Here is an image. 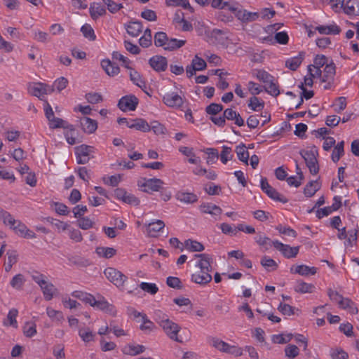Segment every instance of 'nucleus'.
Wrapping results in <instances>:
<instances>
[{
	"label": "nucleus",
	"instance_id": "10",
	"mask_svg": "<svg viewBox=\"0 0 359 359\" xmlns=\"http://www.w3.org/2000/svg\"><path fill=\"white\" fill-rule=\"evenodd\" d=\"M162 100L168 107L178 109L184 104V95L181 90L175 86L174 90H170L164 94Z\"/></svg>",
	"mask_w": 359,
	"mask_h": 359
},
{
	"label": "nucleus",
	"instance_id": "51",
	"mask_svg": "<svg viewBox=\"0 0 359 359\" xmlns=\"http://www.w3.org/2000/svg\"><path fill=\"white\" fill-rule=\"evenodd\" d=\"M278 309L283 315L287 316L298 314V312L299 311V309L285 303H280L278 306Z\"/></svg>",
	"mask_w": 359,
	"mask_h": 359
},
{
	"label": "nucleus",
	"instance_id": "33",
	"mask_svg": "<svg viewBox=\"0 0 359 359\" xmlns=\"http://www.w3.org/2000/svg\"><path fill=\"white\" fill-rule=\"evenodd\" d=\"M71 296L73 298L81 300L85 304H88L92 306V304H95V297L88 292L81 290H75L71 293Z\"/></svg>",
	"mask_w": 359,
	"mask_h": 359
},
{
	"label": "nucleus",
	"instance_id": "48",
	"mask_svg": "<svg viewBox=\"0 0 359 359\" xmlns=\"http://www.w3.org/2000/svg\"><path fill=\"white\" fill-rule=\"evenodd\" d=\"M304 180V175L302 170L297 167V176H290L287 179V182L290 186L298 187L301 185Z\"/></svg>",
	"mask_w": 359,
	"mask_h": 359
},
{
	"label": "nucleus",
	"instance_id": "53",
	"mask_svg": "<svg viewBox=\"0 0 359 359\" xmlns=\"http://www.w3.org/2000/svg\"><path fill=\"white\" fill-rule=\"evenodd\" d=\"M65 136L67 142L69 144H75L76 143V131L72 125H69L67 128H65Z\"/></svg>",
	"mask_w": 359,
	"mask_h": 359
},
{
	"label": "nucleus",
	"instance_id": "39",
	"mask_svg": "<svg viewBox=\"0 0 359 359\" xmlns=\"http://www.w3.org/2000/svg\"><path fill=\"white\" fill-rule=\"evenodd\" d=\"M305 53L300 52L294 57H290L285 62V66L291 70H296L304 60Z\"/></svg>",
	"mask_w": 359,
	"mask_h": 359
},
{
	"label": "nucleus",
	"instance_id": "26",
	"mask_svg": "<svg viewBox=\"0 0 359 359\" xmlns=\"http://www.w3.org/2000/svg\"><path fill=\"white\" fill-rule=\"evenodd\" d=\"M78 334L86 344L95 341L96 333L89 327H80L78 330Z\"/></svg>",
	"mask_w": 359,
	"mask_h": 359
},
{
	"label": "nucleus",
	"instance_id": "50",
	"mask_svg": "<svg viewBox=\"0 0 359 359\" xmlns=\"http://www.w3.org/2000/svg\"><path fill=\"white\" fill-rule=\"evenodd\" d=\"M185 43V40L168 38L164 49L168 50H173L175 49H177L182 47Z\"/></svg>",
	"mask_w": 359,
	"mask_h": 359
},
{
	"label": "nucleus",
	"instance_id": "55",
	"mask_svg": "<svg viewBox=\"0 0 359 359\" xmlns=\"http://www.w3.org/2000/svg\"><path fill=\"white\" fill-rule=\"evenodd\" d=\"M292 335L290 333H281L273 334L271 340L275 344H286L292 339Z\"/></svg>",
	"mask_w": 359,
	"mask_h": 359
},
{
	"label": "nucleus",
	"instance_id": "42",
	"mask_svg": "<svg viewBox=\"0 0 359 359\" xmlns=\"http://www.w3.org/2000/svg\"><path fill=\"white\" fill-rule=\"evenodd\" d=\"M138 323L140 324V330L144 334H149L156 329L154 323L148 318L147 315L139 320Z\"/></svg>",
	"mask_w": 359,
	"mask_h": 359
},
{
	"label": "nucleus",
	"instance_id": "22",
	"mask_svg": "<svg viewBox=\"0 0 359 359\" xmlns=\"http://www.w3.org/2000/svg\"><path fill=\"white\" fill-rule=\"evenodd\" d=\"M179 151L187 158L189 163L198 165L201 163V158L198 156L193 147L181 146L178 149Z\"/></svg>",
	"mask_w": 359,
	"mask_h": 359
},
{
	"label": "nucleus",
	"instance_id": "60",
	"mask_svg": "<svg viewBox=\"0 0 359 359\" xmlns=\"http://www.w3.org/2000/svg\"><path fill=\"white\" fill-rule=\"evenodd\" d=\"M73 298L71 294L65 295L62 298V303L65 308L73 309L79 306V304Z\"/></svg>",
	"mask_w": 359,
	"mask_h": 359
},
{
	"label": "nucleus",
	"instance_id": "25",
	"mask_svg": "<svg viewBox=\"0 0 359 359\" xmlns=\"http://www.w3.org/2000/svg\"><path fill=\"white\" fill-rule=\"evenodd\" d=\"M101 67L105 73L109 76H115L120 72V68L115 63L109 59H104L101 61Z\"/></svg>",
	"mask_w": 359,
	"mask_h": 359
},
{
	"label": "nucleus",
	"instance_id": "56",
	"mask_svg": "<svg viewBox=\"0 0 359 359\" xmlns=\"http://www.w3.org/2000/svg\"><path fill=\"white\" fill-rule=\"evenodd\" d=\"M219 229L224 234L229 236H236L238 233V225L234 226L227 223H222L219 224Z\"/></svg>",
	"mask_w": 359,
	"mask_h": 359
},
{
	"label": "nucleus",
	"instance_id": "14",
	"mask_svg": "<svg viewBox=\"0 0 359 359\" xmlns=\"http://www.w3.org/2000/svg\"><path fill=\"white\" fill-rule=\"evenodd\" d=\"M27 90L31 95L43 99L44 95L51 94L52 88L48 84L34 82L28 84Z\"/></svg>",
	"mask_w": 359,
	"mask_h": 359
},
{
	"label": "nucleus",
	"instance_id": "2",
	"mask_svg": "<svg viewBox=\"0 0 359 359\" xmlns=\"http://www.w3.org/2000/svg\"><path fill=\"white\" fill-rule=\"evenodd\" d=\"M192 262L195 271L191 274V281L201 285L210 283L212 279V257L206 253L196 254Z\"/></svg>",
	"mask_w": 359,
	"mask_h": 359
},
{
	"label": "nucleus",
	"instance_id": "15",
	"mask_svg": "<svg viewBox=\"0 0 359 359\" xmlns=\"http://www.w3.org/2000/svg\"><path fill=\"white\" fill-rule=\"evenodd\" d=\"M139 104L138 98L133 95H127L122 97L118 102V107L123 112L135 111Z\"/></svg>",
	"mask_w": 359,
	"mask_h": 359
},
{
	"label": "nucleus",
	"instance_id": "4",
	"mask_svg": "<svg viewBox=\"0 0 359 359\" xmlns=\"http://www.w3.org/2000/svg\"><path fill=\"white\" fill-rule=\"evenodd\" d=\"M252 76L263 83L264 91L272 96H277L280 93L278 83L275 78L266 71L255 69L252 71Z\"/></svg>",
	"mask_w": 359,
	"mask_h": 359
},
{
	"label": "nucleus",
	"instance_id": "45",
	"mask_svg": "<svg viewBox=\"0 0 359 359\" xmlns=\"http://www.w3.org/2000/svg\"><path fill=\"white\" fill-rule=\"evenodd\" d=\"M248 107L254 111H260L264 107V102L256 96H252L248 101Z\"/></svg>",
	"mask_w": 359,
	"mask_h": 359
},
{
	"label": "nucleus",
	"instance_id": "43",
	"mask_svg": "<svg viewBox=\"0 0 359 359\" xmlns=\"http://www.w3.org/2000/svg\"><path fill=\"white\" fill-rule=\"evenodd\" d=\"M68 83L69 81L65 77H59L55 80L52 85H49V87L52 88L51 93L54 92L60 93L62 90L66 88Z\"/></svg>",
	"mask_w": 359,
	"mask_h": 359
},
{
	"label": "nucleus",
	"instance_id": "44",
	"mask_svg": "<svg viewBox=\"0 0 359 359\" xmlns=\"http://www.w3.org/2000/svg\"><path fill=\"white\" fill-rule=\"evenodd\" d=\"M128 71L131 81L138 87L142 89L146 87L145 81L142 79L140 74L133 67L128 69Z\"/></svg>",
	"mask_w": 359,
	"mask_h": 359
},
{
	"label": "nucleus",
	"instance_id": "8",
	"mask_svg": "<svg viewBox=\"0 0 359 359\" xmlns=\"http://www.w3.org/2000/svg\"><path fill=\"white\" fill-rule=\"evenodd\" d=\"M209 343L212 347L218 351L234 356H240L243 354V350L241 347L235 344H229L218 337L210 338Z\"/></svg>",
	"mask_w": 359,
	"mask_h": 359
},
{
	"label": "nucleus",
	"instance_id": "64",
	"mask_svg": "<svg viewBox=\"0 0 359 359\" xmlns=\"http://www.w3.org/2000/svg\"><path fill=\"white\" fill-rule=\"evenodd\" d=\"M151 33L150 29H145L143 35L139 40L140 45L144 48H147L151 44Z\"/></svg>",
	"mask_w": 359,
	"mask_h": 359
},
{
	"label": "nucleus",
	"instance_id": "23",
	"mask_svg": "<svg viewBox=\"0 0 359 359\" xmlns=\"http://www.w3.org/2000/svg\"><path fill=\"white\" fill-rule=\"evenodd\" d=\"M150 66L156 72H163L168 67L167 59L161 55H154L149 59Z\"/></svg>",
	"mask_w": 359,
	"mask_h": 359
},
{
	"label": "nucleus",
	"instance_id": "3",
	"mask_svg": "<svg viewBox=\"0 0 359 359\" xmlns=\"http://www.w3.org/2000/svg\"><path fill=\"white\" fill-rule=\"evenodd\" d=\"M156 316L157 323L170 339L180 343H184L190 339V331L187 329H182L179 325L170 320L167 315L158 311Z\"/></svg>",
	"mask_w": 359,
	"mask_h": 359
},
{
	"label": "nucleus",
	"instance_id": "40",
	"mask_svg": "<svg viewBox=\"0 0 359 359\" xmlns=\"http://www.w3.org/2000/svg\"><path fill=\"white\" fill-rule=\"evenodd\" d=\"M178 201L184 203H194L198 201V196L191 192L179 191L176 194Z\"/></svg>",
	"mask_w": 359,
	"mask_h": 359
},
{
	"label": "nucleus",
	"instance_id": "6",
	"mask_svg": "<svg viewBox=\"0 0 359 359\" xmlns=\"http://www.w3.org/2000/svg\"><path fill=\"white\" fill-rule=\"evenodd\" d=\"M211 34L219 43L225 46L229 53H237L235 47L238 44V39L232 34L217 29H213Z\"/></svg>",
	"mask_w": 359,
	"mask_h": 359
},
{
	"label": "nucleus",
	"instance_id": "62",
	"mask_svg": "<svg viewBox=\"0 0 359 359\" xmlns=\"http://www.w3.org/2000/svg\"><path fill=\"white\" fill-rule=\"evenodd\" d=\"M0 221H1L4 225L8 226L9 224H13L14 222V217L10 212L0 207Z\"/></svg>",
	"mask_w": 359,
	"mask_h": 359
},
{
	"label": "nucleus",
	"instance_id": "30",
	"mask_svg": "<svg viewBox=\"0 0 359 359\" xmlns=\"http://www.w3.org/2000/svg\"><path fill=\"white\" fill-rule=\"evenodd\" d=\"M129 128L147 133L150 131V125L146 120L137 118L132 119V121L129 123Z\"/></svg>",
	"mask_w": 359,
	"mask_h": 359
},
{
	"label": "nucleus",
	"instance_id": "35",
	"mask_svg": "<svg viewBox=\"0 0 359 359\" xmlns=\"http://www.w3.org/2000/svg\"><path fill=\"white\" fill-rule=\"evenodd\" d=\"M344 12L348 15H359V0H348L344 4Z\"/></svg>",
	"mask_w": 359,
	"mask_h": 359
},
{
	"label": "nucleus",
	"instance_id": "9",
	"mask_svg": "<svg viewBox=\"0 0 359 359\" xmlns=\"http://www.w3.org/2000/svg\"><path fill=\"white\" fill-rule=\"evenodd\" d=\"M138 189L144 193L152 194L160 191L164 184V182L156 177H142L137 181Z\"/></svg>",
	"mask_w": 359,
	"mask_h": 359
},
{
	"label": "nucleus",
	"instance_id": "1",
	"mask_svg": "<svg viewBox=\"0 0 359 359\" xmlns=\"http://www.w3.org/2000/svg\"><path fill=\"white\" fill-rule=\"evenodd\" d=\"M335 74L336 65L333 60L325 55H316L313 63L307 66L304 81L299 86L302 100H309L313 96V91L307 88H311L317 81L323 84L325 90L331 89L334 86Z\"/></svg>",
	"mask_w": 359,
	"mask_h": 359
},
{
	"label": "nucleus",
	"instance_id": "21",
	"mask_svg": "<svg viewBox=\"0 0 359 359\" xmlns=\"http://www.w3.org/2000/svg\"><path fill=\"white\" fill-rule=\"evenodd\" d=\"M93 152V147L82 144L75 149V154L76 155L77 162L79 163L84 164L89 160L90 155Z\"/></svg>",
	"mask_w": 359,
	"mask_h": 359
},
{
	"label": "nucleus",
	"instance_id": "24",
	"mask_svg": "<svg viewBox=\"0 0 359 359\" xmlns=\"http://www.w3.org/2000/svg\"><path fill=\"white\" fill-rule=\"evenodd\" d=\"M316 271V268L304 264L292 265L290 267V272L292 273H297L303 276L314 275Z\"/></svg>",
	"mask_w": 359,
	"mask_h": 359
},
{
	"label": "nucleus",
	"instance_id": "59",
	"mask_svg": "<svg viewBox=\"0 0 359 359\" xmlns=\"http://www.w3.org/2000/svg\"><path fill=\"white\" fill-rule=\"evenodd\" d=\"M222 151L220 153L219 157L222 163L226 164L229 161L233 158L232 149L227 146H222Z\"/></svg>",
	"mask_w": 359,
	"mask_h": 359
},
{
	"label": "nucleus",
	"instance_id": "46",
	"mask_svg": "<svg viewBox=\"0 0 359 359\" xmlns=\"http://www.w3.org/2000/svg\"><path fill=\"white\" fill-rule=\"evenodd\" d=\"M185 248L190 252H202L205 248L203 245L194 240L188 239L184 242Z\"/></svg>",
	"mask_w": 359,
	"mask_h": 359
},
{
	"label": "nucleus",
	"instance_id": "34",
	"mask_svg": "<svg viewBox=\"0 0 359 359\" xmlns=\"http://www.w3.org/2000/svg\"><path fill=\"white\" fill-rule=\"evenodd\" d=\"M18 315V311L13 308L9 310L6 319L3 321V325L6 327H12L13 328H18V323L17 321V317Z\"/></svg>",
	"mask_w": 359,
	"mask_h": 359
},
{
	"label": "nucleus",
	"instance_id": "41",
	"mask_svg": "<svg viewBox=\"0 0 359 359\" xmlns=\"http://www.w3.org/2000/svg\"><path fill=\"white\" fill-rule=\"evenodd\" d=\"M294 290L298 293H312L315 290V286L311 283H308L304 281H297L294 286Z\"/></svg>",
	"mask_w": 359,
	"mask_h": 359
},
{
	"label": "nucleus",
	"instance_id": "31",
	"mask_svg": "<svg viewBox=\"0 0 359 359\" xmlns=\"http://www.w3.org/2000/svg\"><path fill=\"white\" fill-rule=\"evenodd\" d=\"M123 353L129 355H137L143 353L146 351V347L137 344H128L122 349Z\"/></svg>",
	"mask_w": 359,
	"mask_h": 359
},
{
	"label": "nucleus",
	"instance_id": "20",
	"mask_svg": "<svg viewBox=\"0 0 359 359\" xmlns=\"http://www.w3.org/2000/svg\"><path fill=\"white\" fill-rule=\"evenodd\" d=\"M114 196L118 200L130 205H138L140 203V201L137 197L130 193H128L123 189L118 188L115 189Z\"/></svg>",
	"mask_w": 359,
	"mask_h": 359
},
{
	"label": "nucleus",
	"instance_id": "17",
	"mask_svg": "<svg viewBox=\"0 0 359 359\" xmlns=\"http://www.w3.org/2000/svg\"><path fill=\"white\" fill-rule=\"evenodd\" d=\"M229 11L233 12L236 17L243 22L255 21L259 16L257 12H250L245 9H238L235 6L229 7Z\"/></svg>",
	"mask_w": 359,
	"mask_h": 359
},
{
	"label": "nucleus",
	"instance_id": "16",
	"mask_svg": "<svg viewBox=\"0 0 359 359\" xmlns=\"http://www.w3.org/2000/svg\"><path fill=\"white\" fill-rule=\"evenodd\" d=\"M8 226L20 237L25 238H35V233L29 229L25 224L19 220H16L15 218L13 224H9Z\"/></svg>",
	"mask_w": 359,
	"mask_h": 359
},
{
	"label": "nucleus",
	"instance_id": "36",
	"mask_svg": "<svg viewBox=\"0 0 359 359\" xmlns=\"http://www.w3.org/2000/svg\"><path fill=\"white\" fill-rule=\"evenodd\" d=\"M95 253L100 258L110 259L116 254V250L111 247L97 246Z\"/></svg>",
	"mask_w": 359,
	"mask_h": 359
},
{
	"label": "nucleus",
	"instance_id": "57",
	"mask_svg": "<svg viewBox=\"0 0 359 359\" xmlns=\"http://www.w3.org/2000/svg\"><path fill=\"white\" fill-rule=\"evenodd\" d=\"M139 286L144 292L152 295L156 294L158 291V286L153 283L142 282Z\"/></svg>",
	"mask_w": 359,
	"mask_h": 359
},
{
	"label": "nucleus",
	"instance_id": "61",
	"mask_svg": "<svg viewBox=\"0 0 359 359\" xmlns=\"http://www.w3.org/2000/svg\"><path fill=\"white\" fill-rule=\"evenodd\" d=\"M81 32L83 36L90 41H94L96 38L94 29L88 24L83 25L81 28Z\"/></svg>",
	"mask_w": 359,
	"mask_h": 359
},
{
	"label": "nucleus",
	"instance_id": "47",
	"mask_svg": "<svg viewBox=\"0 0 359 359\" xmlns=\"http://www.w3.org/2000/svg\"><path fill=\"white\" fill-rule=\"evenodd\" d=\"M236 153L238 158L241 161L243 162L246 165L248 164L249 152L243 144H241L236 147Z\"/></svg>",
	"mask_w": 359,
	"mask_h": 359
},
{
	"label": "nucleus",
	"instance_id": "7",
	"mask_svg": "<svg viewBox=\"0 0 359 359\" xmlns=\"http://www.w3.org/2000/svg\"><path fill=\"white\" fill-rule=\"evenodd\" d=\"M32 277L33 280L40 286L46 300L49 301L58 295L57 288L48 282L46 276L40 273H35Z\"/></svg>",
	"mask_w": 359,
	"mask_h": 359
},
{
	"label": "nucleus",
	"instance_id": "32",
	"mask_svg": "<svg viewBox=\"0 0 359 359\" xmlns=\"http://www.w3.org/2000/svg\"><path fill=\"white\" fill-rule=\"evenodd\" d=\"M125 29L130 36L137 37L142 32L143 27L138 21H131L125 25Z\"/></svg>",
	"mask_w": 359,
	"mask_h": 359
},
{
	"label": "nucleus",
	"instance_id": "63",
	"mask_svg": "<svg viewBox=\"0 0 359 359\" xmlns=\"http://www.w3.org/2000/svg\"><path fill=\"white\" fill-rule=\"evenodd\" d=\"M338 304L341 308L348 309L351 313L354 314L358 312L356 307L348 299L341 298Z\"/></svg>",
	"mask_w": 359,
	"mask_h": 359
},
{
	"label": "nucleus",
	"instance_id": "13",
	"mask_svg": "<svg viewBox=\"0 0 359 359\" xmlns=\"http://www.w3.org/2000/svg\"><path fill=\"white\" fill-rule=\"evenodd\" d=\"M105 277L117 287L121 288L127 280V277L121 271L113 267H108L104 271Z\"/></svg>",
	"mask_w": 359,
	"mask_h": 359
},
{
	"label": "nucleus",
	"instance_id": "29",
	"mask_svg": "<svg viewBox=\"0 0 359 359\" xmlns=\"http://www.w3.org/2000/svg\"><path fill=\"white\" fill-rule=\"evenodd\" d=\"M83 130L88 134L94 133L97 129V122L89 117H83L80 121Z\"/></svg>",
	"mask_w": 359,
	"mask_h": 359
},
{
	"label": "nucleus",
	"instance_id": "28",
	"mask_svg": "<svg viewBox=\"0 0 359 359\" xmlns=\"http://www.w3.org/2000/svg\"><path fill=\"white\" fill-rule=\"evenodd\" d=\"M199 209L201 212L213 217L219 216L222 212L221 208L212 203H203L200 205Z\"/></svg>",
	"mask_w": 359,
	"mask_h": 359
},
{
	"label": "nucleus",
	"instance_id": "19",
	"mask_svg": "<svg viewBox=\"0 0 359 359\" xmlns=\"http://www.w3.org/2000/svg\"><path fill=\"white\" fill-rule=\"evenodd\" d=\"M272 243L274 248L279 250L283 255L287 258L294 257L299 252V247H291L278 241H274Z\"/></svg>",
	"mask_w": 359,
	"mask_h": 359
},
{
	"label": "nucleus",
	"instance_id": "37",
	"mask_svg": "<svg viewBox=\"0 0 359 359\" xmlns=\"http://www.w3.org/2000/svg\"><path fill=\"white\" fill-rule=\"evenodd\" d=\"M89 12L91 18L96 20L104 15L106 13V10L100 3L93 2L90 5Z\"/></svg>",
	"mask_w": 359,
	"mask_h": 359
},
{
	"label": "nucleus",
	"instance_id": "52",
	"mask_svg": "<svg viewBox=\"0 0 359 359\" xmlns=\"http://www.w3.org/2000/svg\"><path fill=\"white\" fill-rule=\"evenodd\" d=\"M23 333L27 337H32L36 334V324L35 321H27L25 323Z\"/></svg>",
	"mask_w": 359,
	"mask_h": 359
},
{
	"label": "nucleus",
	"instance_id": "38",
	"mask_svg": "<svg viewBox=\"0 0 359 359\" xmlns=\"http://www.w3.org/2000/svg\"><path fill=\"white\" fill-rule=\"evenodd\" d=\"M320 187L321 183L319 180L310 181L304 189V194L308 198L312 197Z\"/></svg>",
	"mask_w": 359,
	"mask_h": 359
},
{
	"label": "nucleus",
	"instance_id": "49",
	"mask_svg": "<svg viewBox=\"0 0 359 359\" xmlns=\"http://www.w3.org/2000/svg\"><path fill=\"white\" fill-rule=\"evenodd\" d=\"M247 89L250 95L256 96L264 91V87L253 81H249L247 83Z\"/></svg>",
	"mask_w": 359,
	"mask_h": 359
},
{
	"label": "nucleus",
	"instance_id": "11",
	"mask_svg": "<svg viewBox=\"0 0 359 359\" xmlns=\"http://www.w3.org/2000/svg\"><path fill=\"white\" fill-rule=\"evenodd\" d=\"M165 226V224L163 220L153 219L147 222L144 224V232L148 237L156 238L163 232Z\"/></svg>",
	"mask_w": 359,
	"mask_h": 359
},
{
	"label": "nucleus",
	"instance_id": "54",
	"mask_svg": "<svg viewBox=\"0 0 359 359\" xmlns=\"http://www.w3.org/2000/svg\"><path fill=\"white\" fill-rule=\"evenodd\" d=\"M149 125L150 130H152L156 135H163L167 132L166 128L157 121H151Z\"/></svg>",
	"mask_w": 359,
	"mask_h": 359
},
{
	"label": "nucleus",
	"instance_id": "12",
	"mask_svg": "<svg viewBox=\"0 0 359 359\" xmlns=\"http://www.w3.org/2000/svg\"><path fill=\"white\" fill-rule=\"evenodd\" d=\"M43 111L50 128H65L69 126L64 120L55 116L52 107L47 101L43 103Z\"/></svg>",
	"mask_w": 359,
	"mask_h": 359
},
{
	"label": "nucleus",
	"instance_id": "58",
	"mask_svg": "<svg viewBox=\"0 0 359 359\" xmlns=\"http://www.w3.org/2000/svg\"><path fill=\"white\" fill-rule=\"evenodd\" d=\"M47 316L53 321L60 322L63 320V313L58 310H55L51 307L46 308Z\"/></svg>",
	"mask_w": 359,
	"mask_h": 359
},
{
	"label": "nucleus",
	"instance_id": "27",
	"mask_svg": "<svg viewBox=\"0 0 359 359\" xmlns=\"http://www.w3.org/2000/svg\"><path fill=\"white\" fill-rule=\"evenodd\" d=\"M315 29L320 34H339L341 32L339 27L335 23L332 22L328 25L317 26Z\"/></svg>",
	"mask_w": 359,
	"mask_h": 359
},
{
	"label": "nucleus",
	"instance_id": "5",
	"mask_svg": "<svg viewBox=\"0 0 359 359\" xmlns=\"http://www.w3.org/2000/svg\"><path fill=\"white\" fill-rule=\"evenodd\" d=\"M300 154L304 159L311 174L316 175L319 171L317 147L314 145L307 146L300 151Z\"/></svg>",
	"mask_w": 359,
	"mask_h": 359
},
{
	"label": "nucleus",
	"instance_id": "18",
	"mask_svg": "<svg viewBox=\"0 0 359 359\" xmlns=\"http://www.w3.org/2000/svg\"><path fill=\"white\" fill-rule=\"evenodd\" d=\"M207 67L206 62L198 55H196L189 65L186 67V74L188 77H191L196 72L203 71Z\"/></svg>",
	"mask_w": 359,
	"mask_h": 359
}]
</instances>
